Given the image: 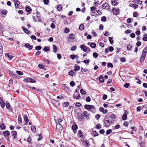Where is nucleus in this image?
Masks as SVG:
<instances>
[{"label":"nucleus","instance_id":"obj_1","mask_svg":"<svg viewBox=\"0 0 147 147\" xmlns=\"http://www.w3.org/2000/svg\"><path fill=\"white\" fill-rule=\"evenodd\" d=\"M147 52V48L145 47L144 49L142 51V56H141L140 59V61L141 63L142 62L144 61Z\"/></svg>","mask_w":147,"mask_h":147},{"label":"nucleus","instance_id":"obj_2","mask_svg":"<svg viewBox=\"0 0 147 147\" xmlns=\"http://www.w3.org/2000/svg\"><path fill=\"white\" fill-rule=\"evenodd\" d=\"M74 94H77L76 95H77V96H76L75 95L76 94H74L73 95V97L74 99L76 100L78 99L80 96V94L79 93V90L76 89L75 91V93Z\"/></svg>","mask_w":147,"mask_h":147},{"label":"nucleus","instance_id":"obj_3","mask_svg":"<svg viewBox=\"0 0 147 147\" xmlns=\"http://www.w3.org/2000/svg\"><path fill=\"white\" fill-rule=\"evenodd\" d=\"M24 81L26 82H31V83H35L36 81L34 79H32L31 78H28L24 79Z\"/></svg>","mask_w":147,"mask_h":147},{"label":"nucleus","instance_id":"obj_4","mask_svg":"<svg viewBox=\"0 0 147 147\" xmlns=\"http://www.w3.org/2000/svg\"><path fill=\"white\" fill-rule=\"evenodd\" d=\"M116 118V116L113 114H112L111 116L108 117L107 119L109 121H111V122L112 123H113L114 121V119Z\"/></svg>","mask_w":147,"mask_h":147},{"label":"nucleus","instance_id":"obj_5","mask_svg":"<svg viewBox=\"0 0 147 147\" xmlns=\"http://www.w3.org/2000/svg\"><path fill=\"white\" fill-rule=\"evenodd\" d=\"M102 6L103 9H105L109 11V6L107 3H105L102 5Z\"/></svg>","mask_w":147,"mask_h":147},{"label":"nucleus","instance_id":"obj_6","mask_svg":"<svg viewBox=\"0 0 147 147\" xmlns=\"http://www.w3.org/2000/svg\"><path fill=\"white\" fill-rule=\"evenodd\" d=\"M84 108L88 110H90L92 109H94V107L93 105H84Z\"/></svg>","mask_w":147,"mask_h":147},{"label":"nucleus","instance_id":"obj_7","mask_svg":"<svg viewBox=\"0 0 147 147\" xmlns=\"http://www.w3.org/2000/svg\"><path fill=\"white\" fill-rule=\"evenodd\" d=\"M112 11L114 14L116 15H118L119 13V10L118 9H116L115 8H113L112 9Z\"/></svg>","mask_w":147,"mask_h":147},{"label":"nucleus","instance_id":"obj_8","mask_svg":"<svg viewBox=\"0 0 147 147\" xmlns=\"http://www.w3.org/2000/svg\"><path fill=\"white\" fill-rule=\"evenodd\" d=\"M77 118L80 121H82L83 120V119L82 116V114L78 112V113L77 114Z\"/></svg>","mask_w":147,"mask_h":147},{"label":"nucleus","instance_id":"obj_9","mask_svg":"<svg viewBox=\"0 0 147 147\" xmlns=\"http://www.w3.org/2000/svg\"><path fill=\"white\" fill-rule=\"evenodd\" d=\"M52 102L54 104L55 106H58L59 105V103L58 101L55 99H53L52 100Z\"/></svg>","mask_w":147,"mask_h":147},{"label":"nucleus","instance_id":"obj_10","mask_svg":"<svg viewBox=\"0 0 147 147\" xmlns=\"http://www.w3.org/2000/svg\"><path fill=\"white\" fill-rule=\"evenodd\" d=\"M111 123V121L108 120L107 119L106 120H105L104 122L105 126L106 127H108L110 126Z\"/></svg>","mask_w":147,"mask_h":147},{"label":"nucleus","instance_id":"obj_11","mask_svg":"<svg viewBox=\"0 0 147 147\" xmlns=\"http://www.w3.org/2000/svg\"><path fill=\"white\" fill-rule=\"evenodd\" d=\"M4 136L6 138H8L10 135V132L8 131H4L3 132Z\"/></svg>","mask_w":147,"mask_h":147},{"label":"nucleus","instance_id":"obj_12","mask_svg":"<svg viewBox=\"0 0 147 147\" xmlns=\"http://www.w3.org/2000/svg\"><path fill=\"white\" fill-rule=\"evenodd\" d=\"M80 48L82 50H83L84 52H86L87 50V47L83 45H80Z\"/></svg>","mask_w":147,"mask_h":147},{"label":"nucleus","instance_id":"obj_13","mask_svg":"<svg viewBox=\"0 0 147 147\" xmlns=\"http://www.w3.org/2000/svg\"><path fill=\"white\" fill-rule=\"evenodd\" d=\"M96 9V7L95 6H92L91 7V10L92 11V15L94 16L95 15V13H96V11H94V10Z\"/></svg>","mask_w":147,"mask_h":147},{"label":"nucleus","instance_id":"obj_14","mask_svg":"<svg viewBox=\"0 0 147 147\" xmlns=\"http://www.w3.org/2000/svg\"><path fill=\"white\" fill-rule=\"evenodd\" d=\"M56 129L58 130H61L63 129L62 126L60 123L57 124L56 125Z\"/></svg>","mask_w":147,"mask_h":147},{"label":"nucleus","instance_id":"obj_15","mask_svg":"<svg viewBox=\"0 0 147 147\" xmlns=\"http://www.w3.org/2000/svg\"><path fill=\"white\" fill-rule=\"evenodd\" d=\"M25 46L26 48H27L28 50H31L33 48V47L32 46L30 45L28 43H26L25 45Z\"/></svg>","mask_w":147,"mask_h":147},{"label":"nucleus","instance_id":"obj_16","mask_svg":"<svg viewBox=\"0 0 147 147\" xmlns=\"http://www.w3.org/2000/svg\"><path fill=\"white\" fill-rule=\"evenodd\" d=\"M0 11L1 12V14L3 15V17H5L7 13V11L5 9H3V10H1Z\"/></svg>","mask_w":147,"mask_h":147},{"label":"nucleus","instance_id":"obj_17","mask_svg":"<svg viewBox=\"0 0 147 147\" xmlns=\"http://www.w3.org/2000/svg\"><path fill=\"white\" fill-rule=\"evenodd\" d=\"M11 134L12 135V136L14 138H16L17 137V133L15 131H12L11 132Z\"/></svg>","mask_w":147,"mask_h":147},{"label":"nucleus","instance_id":"obj_18","mask_svg":"<svg viewBox=\"0 0 147 147\" xmlns=\"http://www.w3.org/2000/svg\"><path fill=\"white\" fill-rule=\"evenodd\" d=\"M22 29L26 33L29 34L30 33V31L29 30H28L25 28L24 27L22 26Z\"/></svg>","mask_w":147,"mask_h":147},{"label":"nucleus","instance_id":"obj_19","mask_svg":"<svg viewBox=\"0 0 147 147\" xmlns=\"http://www.w3.org/2000/svg\"><path fill=\"white\" fill-rule=\"evenodd\" d=\"M78 126L76 125L75 124L73 125L72 127V129L73 130L74 132L75 133H76V130Z\"/></svg>","mask_w":147,"mask_h":147},{"label":"nucleus","instance_id":"obj_20","mask_svg":"<svg viewBox=\"0 0 147 147\" xmlns=\"http://www.w3.org/2000/svg\"><path fill=\"white\" fill-rule=\"evenodd\" d=\"M80 68V66L76 64L75 65V68L74 70L76 71H77L79 70Z\"/></svg>","mask_w":147,"mask_h":147},{"label":"nucleus","instance_id":"obj_21","mask_svg":"<svg viewBox=\"0 0 147 147\" xmlns=\"http://www.w3.org/2000/svg\"><path fill=\"white\" fill-rule=\"evenodd\" d=\"M3 53V47L2 43L0 42V56L2 55Z\"/></svg>","mask_w":147,"mask_h":147},{"label":"nucleus","instance_id":"obj_22","mask_svg":"<svg viewBox=\"0 0 147 147\" xmlns=\"http://www.w3.org/2000/svg\"><path fill=\"white\" fill-rule=\"evenodd\" d=\"M83 143L86 147H88L90 145L89 142L87 141L83 142Z\"/></svg>","mask_w":147,"mask_h":147},{"label":"nucleus","instance_id":"obj_23","mask_svg":"<svg viewBox=\"0 0 147 147\" xmlns=\"http://www.w3.org/2000/svg\"><path fill=\"white\" fill-rule=\"evenodd\" d=\"M0 104L1 107L2 108H3L5 107V103L3 100H1L0 101Z\"/></svg>","mask_w":147,"mask_h":147},{"label":"nucleus","instance_id":"obj_24","mask_svg":"<svg viewBox=\"0 0 147 147\" xmlns=\"http://www.w3.org/2000/svg\"><path fill=\"white\" fill-rule=\"evenodd\" d=\"M91 134L94 137L97 136L98 134V133L97 132H96V131H93L92 132Z\"/></svg>","mask_w":147,"mask_h":147},{"label":"nucleus","instance_id":"obj_25","mask_svg":"<svg viewBox=\"0 0 147 147\" xmlns=\"http://www.w3.org/2000/svg\"><path fill=\"white\" fill-rule=\"evenodd\" d=\"M99 81L102 83L103 82H104V77L102 75L100 76L99 77Z\"/></svg>","mask_w":147,"mask_h":147},{"label":"nucleus","instance_id":"obj_26","mask_svg":"<svg viewBox=\"0 0 147 147\" xmlns=\"http://www.w3.org/2000/svg\"><path fill=\"white\" fill-rule=\"evenodd\" d=\"M111 3L112 5L115 6L117 4V2L116 0H112Z\"/></svg>","mask_w":147,"mask_h":147},{"label":"nucleus","instance_id":"obj_27","mask_svg":"<svg viewBox=\"0 0 147 147\" xmlns=\"http://www.w3.org/2000/svg\"><path fill=\"white\" fill-rule=\"evenodd\" d=\"M78 136L80 138H82V132L80 130H79L78 132Z\"/></svg>","mask_w":147,"mask_h":147},{"label":"nucleus","instance_id":"obj_28","mask_svg":"<svg viewBox=\"0 0 147 147\" xmlns=\"http://www.w3.org/2000/svg\"><path fill=\"white\" fill-rule=\"evenodd\" d=\"M0 128L1 130L5 129V125L3 123L0 125Z\"/></svg>","mask_w":147,"mask_h":147},{"label":"nucleus","instance_id":"obj_29","mask_svg":"<svg viewBox=\"0 0 147 147\" xmlns=\"http://www.w3.org/2000/svg\"><path fill=\"white\" fill-rule=\"evenodd\" d=\"M6 56H7V58L10 60H11V58L13 57L12 56L11 54L10 53H8L7 54Z\"/></svg>","mask_w":147,"mask_h":147},{"label":"nucleus","instance_id":"obj_30","mask_svg":"<svg viewBox=\"0 0 147 147\" xmlns=\"http://www.w3.org/2000/svg\"><path fill=\"white\" fill-rule=\"evenodd\" d=\"M143 36V40L144 41H147V34L146 33L144 34Z\"/></svg>","mask_w":147,"mask_h":147},{"label":"nucleus","instance_id":"obj_31","mask_svg":"<svg viewBox=\"0 0 147 147\" xmlns=\"http://www.w3.org/2000/svg\"><path fill=\"white\" fill-rule=\"evenodd\" d=\"M97 12V13L96 14V15L98 16L101 15L102 14V12L100 11V10H97L96 11V12Z\"/></svg>","mask_w":147,"mask_h":147},{"label":"nucleus","instance_id":"obj_32","mask_svg":"<svg viewBox=\"0 0 147 147\" xmlns=\"http://www.w3.org/2000/svg\"><path fill=\"white\" fill-rule=\"evenodd\" d=\"M69 38L71 39H74L75 37L74 35L73 34H71L69 35Z\"/></svg>","mask_w":147,"mask_h":147},{"label":"nucleus","instance_id":"obj_33","mask_svg":"<svg viewBox=\"0 0 147 147\" xmlns=\"http://www.w3.org/2000/svg\"><path fill=\"white\" fill-rule=\"evenodd\" d=\"M84 26L83 24H81L79 26V29L81 30H84Z\"/></svg>","mask_w":147,"mask_h":147},{"label":"nucleus","instance_id":"obj_34","mask_svg":"<svg viewBox=\"0 0 147 147\" xmlns=\"http://www.w3.org/2000/svg\"><path fill=\"white\" fill-rule=\"evenodd\" d=\"M24 119L25 121L27 122V123L28 121V119L26 115H24Z\"/></svg>","mask_w":147,"mask_h":147},{"label":"nucleus","instance_id":"obj_35","mask_svg":"<svg viewBox=\"0 0 147 147\" xmlns=\"http://www.w3.org/2000/svg\"><path fill=\"white\" fill-rule=\"evenodd\" d=\"M69 105V102H65L63 104V107H67Z\"/></svg>","mask_w":147,"mask_h":147},{"label":"nucleus","instance_id":"obj_36","mask_svg":"<svg viewBox=\"0 0 147 147\" xmlns=\"http://www.w3.org/2000/svg\"><path fill=\"white\" fill-rule=\"evenodd\" d=\"M43 50L44 51L46 52L50 50V48L48 47H45L43 49Z\"/></svg>","mask_w":147,"mask_h":147},{"label":"nucleus","instance_id":"obj_37","mask_svg":"<svg viewBox=\"0 0 147 147\" xmlns=\"http://www.w3.org/2000/svg\"><path fill=\"white\" fill-rule=\"evenodd\" d=\"M109 40L111 44H112L114 42L113 38L112 37H109Z\"/></svg>","mask_w":147,"mask_h":147},{"label":"nucleus","instance_id":"obj_38","mask_svg":"<svg viewBox=\"0 0 147 147\" xmlns=\"http://www.w3.org/2000/svg\"><path fill=\"white\" fill-rule=\"evenodd\" d=\"M53 52L55 53L57 50V47L55 45H53Z\"/></svg>","mask_w":147,"mask_h":147},{"label":"nucleus","instance_id":"obj_39","mask_svg":"<svg viewBox=\"0 0 147 147\" xmlns=\"http://www.w3.org/2000/svg\"><path fill=\"white\" fill-rule=\"evenodd\" d=\"M127 118V115L126 114H123L122 116V119L123 120H125Z\"/></svg>","mask_w":147,"mask_h":147},{"label":"nucleus","instance_id":"obj_40","mask_svg":"<svg viewBox=\"0 0 147 147\" xmlns=\"http://www.w3.org/2000/svg\"><path fill=\"white\" fill-rule=\"evenodd\" d=\"M18 122L20 124H21L22 123L21 117L20 115H19L18 117Z\"/></svg>","mask_w":147,"mask_h":147},{"label":"nucleus","instance_id":"obj_41","mask_svg":"<svg viewBox=\"0 0 147 147\" xmlns=\"http://www.w3.org/2000/svg\"><path fill=\"white\" fill-rule=\"evenodd\" d=\"M90 46L91 47L94 48L96 46V44L94 43H91L90 45Z\"/></svg>","mask_w":147,"mask_h":147},{"label":"nucleus","instance_id":"obj_42","mask_svg":"<svg viewBox=\"0 0 147 147\" xmlns=\"http://www.w3.org/2000/svg\"><path fill=\"white\" fill-rule=\"evenodd\" d=\"M69 75L70 76H73L74 74V71L73 70H71V71H70L69 72Z\"/></svg>","mask_w":147,"mask_h":147},{"label":"nucleus","instance_id":"obj_43","mask_svg":"<svg viewBox=\"0 0 147 147\" xmlns=\"http://www.w3.org/2000/svg\"><path fill=\"white\" fill-rule=\"evenodd\" d=\"M80 91L82 95L85 94H86V91L82 89H81Z\"/></svg>","mask_w":147,"mask_h":147},{"label":"nucleus","instance_id":"obj_44","mask_svg":"<svg viewBox=\"0 0 147 147\" xmlns=\"http://www.w3.org/2000/svg\"><path fill=\"white\" fill-rule=\"evenodd\" d=\"M93 55L94 57L96 58L98 57V55L96 53L94 52L93 53Z\"/></svg>","mask_w":147,"mask_h":147},{"label":"nucleus","instance_id":"obj_45","mask_svg":"<svg viewBox=\"0 0 147 147\" xmlns=\"http://www.w3.org/2000/svg\"><path fill=\"white\" fill-rule=\"evenodd\" d=\"M62 8V6L59 5H58L57 7V9L59 11H61Z\"/></svg>","mask_w":147,"mask_h":147},{"label":"nucleus","instance_id":"obj_46","mask_svg":"<svg viewBox=\"0 0 147 147\" xmlns=\"http://www.w3.org/2000/svg\"><path fill=\"white\" fill-rule=\"evenodd\" d=\"M112 132V130L111 129H109L106 132V134L107 135H109Z\"/></svg>","mask_w":147,"mask_h":147},{"label":"nucleus","instance_id":"obj_47","mask_svg":"<svg viewBox=\"0 0 147 147\" xmlns=\"http://www.w3.org/2000/svg\"><path fill=\"white\" fill-rule=\"evenodd\" d=\"M26 10L27 12H29L31 11V8L30 7L28 6L26 7Z\"/></svg>","mask_w":147,"mask_h":147},{"label":"nucleus","instance_id":"obj_48","mask_svg":"<svg viewBox=\"0 0 147 147\" xmlns=\"http://www.w3.org/2000/svg\"><path fill=\"white\" fill-rule=\"evenodd\" d=\"M107 66L109 67L113 68V64L110 63H108L107 64Z\"/></svg>","mask_w":147,"mask_h":147},{"label":"nucleus","instance_id":"obj_49","mask_svg":"<svg viewBox=\"0 0 147 147\" xmlns=\"http://www.w3.org/2000/svg\"><path fill=\"white\" fill-rule=\"evenodd\" d=\"M130 84L129 83H126L124 84L123 86L126 88H128V87L129 86Z\"/></svg>","mask_w":147,"mask_h":147},{"label":"nucleus","instance_id":"obj_50","mask_svg":"<svg viewBox=\"0 0 147 147\" xmlns=\"http://www.w3.org/2000/svg\"><path fill=\"white\" fill-rule=\"evenodd\" d=\"M76 48L77 47L76 46H73L71 48V50L72 51H74L76 50Z\"/></svg>","mask_w":147,"mask_h":147},{"label":"nucleus","instance_id":"obj_51","mask_svg":"<svg viewBox=\"0 0 147 147\" xmlns=\"http://www.w3.org/2000/svg\"><path fill=\"white\" fill-rule=\"evenodd\" d=\"M101 20L102 22H105L107 20V18L103 16L101 18Z\"/></svg>","mask_w":147,"mask_h":147},{"label":"nucleus","instance_id":"obj_52","mask_svg":"<svg viewBox=\"0 0 147 147\" xmlns=\"http://www.w3.org/2000/svg\"><path fill=\"white\" fill-rule=\"evenodd\" d=\"M70 57L71 59H74L77 57V56L75 55H70Z\"/></svg>","mask_w":147,"mask_h":147},{"label":"nucleus","instance_id":"obj_53","mask_svg":"<svg viewBox=\"0 0 147 147\" xmlns=\"http://www.w3.org/2000/svg\"><path fill=\"white\" fill-rule=\"evenodd\" d=\"M41 49V47L40 46H37L35 47V49L36 50L39 51Z\"/></svg>","mask_w":147,"mask_h":147},{"label":"nucleus","instance_id":"obj_54","mask_svg":"<svg viewBox=\"0 0 147 147\" xmlns=\"http://www.w3.org/2000/svg\"><path fill=\"white\" fill-rule=\"evenodd\" d=\"M96 127L98 129H99L101 127V125L100 124H97L96 126Z\"/></svg>","mask_w":147,"mask_h":147},{"label":"nucleus","instance_id":"obj_55","mask_svg":"<svg viewBox=\"0 0 147 147\" xmlns=\"http://www.w3.org/2000/svg\"><path fill=\"white\" fill-rule=\"evenodd\" d=\"M131 32V31L130 30L128 29V30H126L125 31V32L126 34H128L130 33Z\"/></svg>","mask_w":147,"mask_h":147},{"label":"nucleus","instance_id":"obj_56","mask_svg":"<svg viewBox=\"0 0 147 147\" xmlns=\"http://www.w3.org/2000/svg\"><path fill=\"white\" fill-rule=\"evenodd\" d=\"M138 16V13L137 12H134L133 13V16L134 17H137Z\"/></svg>","mask_w":147,"mask_h":147},{"label":"nucleus","instance_id":"obj_57","mask_svg":"<svg viewBox=\"0 0 147 147\" xmlns=\"http://www.w3.org/2000/svg\"><path fill=\"white\" fill-rule=\"evenodd\" d=\"M31 129L34 132H35L36 131V127L34 126H32Z\"/></svg>","mask_w":147,"mask_h":147},{"label":"nucleus","instance_id":"obj_58","mask_svg":"<svg viewBox=\"0 0 147 147\" xmlns=\"http://www.w3.org/2000/svg\"><path fill=\"white\" fill-rule=\"evenodd\" d=\"M132 47L130 45H127V49L128 51H130L131 50Z\"/></svg>","mask_w":147,"mask_h":147},{"label":"nucleus","instance_id":"obj_59","mask_svg":"<svg viewBox=\"0 0 147 147\" xmlns=\"http://www.w3.org/2000/svg\"><path fill=\"white\" fill-rule=\"evenodd\" d=\"M69 31V30L67 28H65L64 30V32L65 33H67Z\"/></svg>","mask_w":147,"mask_h":147},{"label":"nucleus","instance_id":"obj_60","mask_svg":"<svg viewBox=\"0 0 147 147\" xmlns=\"http://www.w3.org/2000/svg\"><path fill=\"white\" fill-rule=\"evenodd\" d=\"M16 73L18 75H23V73L22 72L20 71H16Z\"/></svg>","mask_w":147,"mask_h":147},{"label":"nucleus","instance_id":"obj_61","mask_svg":"<svg viewBox=\"0 0 147 147\" xmlns=\"http://www.w3.org/2000/svg\"><path fill=\"white\" fill-rule=\"evenodd\" d=\"M63 86L64 88L66 90H69L68 87H67V85L65 84H63Z\"/></svg>","mask_w":147,"mask_h":147},{"label":"nucleus","instance_id":"obj_62","mask_svg":"<svg viewBox=\"0 0 147 147\" xmlns=\"http://www.w3.org/2000/svg\"><path fill=\"white\" fill-rule=\"evenodd\" d=\"M20 3V2L19 1V2H17V3H15V5L16 8H18V5Z\"/></svg>","mask_w":147,"mask_h":147},{"label":"nucleus","instance_id":"obj_63","mask_svg":"<svg viewBox=\"0 0 147 147\" xmlns=\"http://www.w3.org/2000/svg\"><path fill=\"white\" fill-rule=\"evenodd\" d=\"M114 49L111 46H110L109 48V50L110 52H112Z\"/></svg>","mask_w":147,"mask_h":147},{"label":"nucleus","instance_id":"obj_64","mask_svg":"<svg viewBox=\"0 0 147 147\" xmlns=\"http://www.w3.org/2000/svg\"><path fill=\"white\" fill-rule=\"evenodd\" d=\"M70 84L71 86H74L75 85V83L74 81H72L70 82Z\"/></svg>","mask_w":147,"mask_h":147}]
</instances>
